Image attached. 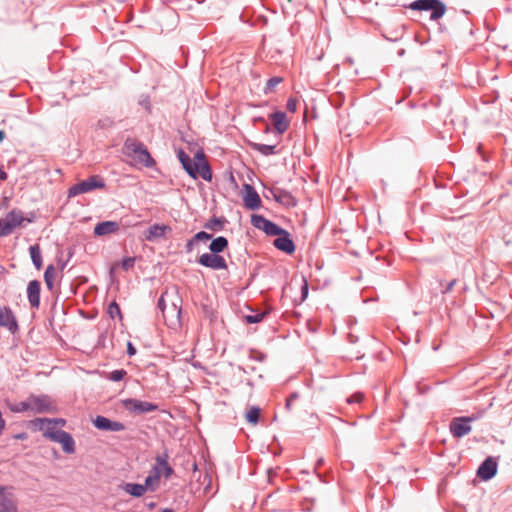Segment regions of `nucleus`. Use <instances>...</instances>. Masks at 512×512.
I'll return each mask as SVG.
<instances>
[{"label":"nucleus","mask_w":512,"mask_h":512,"mask_svg":"<svg viewBox=\"0 0 512 512\" xmlns=\"http://www.w3.org/2000/svg\"><path fill=\"white\" fill-rule=\"evenodd\" d=\"M123 153L131 158L135 165L151 168L156 164L145 145L134 138H127L125 140Z\"/></svg>","instance_id":"f257e3e1"},{"label":"nucleus","mask_w":512,"mask_h":512,"mask_svg":"<svg viewBox=\"0 0 512 512\" xmlns=\"http://www.w3.org/2000/svg\"><path fill=\"white\" fill-rule=\"evenodd\" d=\"M407 7L414 11H430L432 21L439 20L446 12V5L441 0H415Z\"/></svg>","instance_id":"f03ea898"},{"label":"nucleus","mask_w":512,"mask_h":512,"mask_svg":"<svg viewBox=\"0 0 512 512\" xmlns=\"http://www.w3.org/2000/svg\"><path fill=\"white\" fill-rule=\"evenodd\" d=\"M103 178L98 175H93L79 183L74 184L68 189V197L72 198L80 194L88 193L94 189H102L105 187Z\"/></svg>","instance_id":"7ed1b4c3"},{"label":"nucleus","mask_w":512,"mask_h":512,"mask_svg":"<svg viewBox=\"0 0 512 512\" xmlns=\"http://www.w3.org/2000/svg\"><path fill=\"white\" fill-rule=\"evenodd\" d=\"M43 436L50 439L53 442L62 445V449L67 454H73L75 452V441L70 433L64 430H55L53 428H47Z\"/></svg>","instance_id":"20e7f679"},{"label":"nucleus","mask_w":512,"mask_h":512,"mask_svg":"<svg viewBox=\"0 0 512 512\" xmlns=\"http://www.w3.org/2000/svg\"><path fill=\"white\" fill-rule=\"evenodd\" d=\"M25 220L21 210L12 209L9 211L4 218H0V238L10 235Z\"/></svg>","instance_id":"39448f33"},{"label":"nucleus","mask_w":512,"mask_h":512,"mask_svg":"<svg viewBox=\"0 0 512 512\" xmlns=\"http://www.w3.org/2000/svg\"><path fill=\"white\" fill-rule=\"evenodd\" d=\"M123 405L129 412L139 415L158 410V406L156 404L134 398L123 400Z\"/></svg>","instance_id":"423d86ee"},{"label":"nucleus","mask_w":512,"mask_h":512,"mask_svg":"<svg viewBox=\"0 0 512 512\" xmlns=\"http://www.w3.org/2000/svg\"><path fill=\"white\" fill-rule=\"evenodd\" d=\"M474 420L472 417H455L451 420L449 428L455 438H462L471 432L470 423Z\"/></svg>","instance_id":"0eeeda50"},{"label":"nucleus","mask_w":512,"mask_h":512,"mask_svg":"<svg viewBox=\"0 0 512 512\" xmlns=\"http://www.w3.org/2000/svg\"><path fill=\"white\" fill-rule=\"evenodd\" d=\"M198 263L213 270H225L228 268L225 258L215 253H204L199 257Z\"/></svg>","instance_id":"6e6552de"},{"label":"nucleus","mask_w":512,"mask_h":512,"mask_svg":"<svg viewBox=\"0 0 512 512\" xmlns=\"http://www.w3.org/2000/svg\"><path fill=\"white\" fill-rule=\"evenodd\" d=\"M31 411L34 413H46L52 412L54 410V405L47 395L34 396L31 395L29 397Z\"/></svg>","instance_id":"1a4fd4ad"},{"label":"nucleus","mask_w":512,"mask_h":512,"mask_svg":"<svg viewBox=\"0 0 512 512\" xmlns=\"http://www.w3.org/2000/svg\"><path fill=\"white\" fill-rule=\"evenodd\" d=\"M497 467V461L493 457H487L478 467L477 476L483 481H488L496 475Z\"/></svg>","instance_id":"9d476101"},{"label":"nucleus","mask_w":512,"mask_h":512,"mask_svg":"<svg viewBox=\"0 0 512 512\" xmlns=\"http://www.w3.org/2000/svg\"><path fill=\"white\" fill-rule=\"evenodd\" d=\"M93 425L101 431L119 432L125 429V425L122 422L113 421L100 415L93 419Z\"/></svg>","instance_id":"9b49d317"},{"label":"nucleus","mask_w":512,"mask_h":512,"mask_svg":"<svg viewBox=\"0 0 512 512\" xmlns=\"http://www.w3.org/2000/svg\"><path fill=\"white\" fill-rule=\"evenodd\" d=\"M0 327L7 328L11 333L18 330L17 320L12 310L7 306H0Z\"/></svg>","instance_id":"f8f14e48"},{"label":"nucleus","mask_w":512,"mask_h":512,"mask_svg":"<svg viewBox=\"0 0 512 512\" xmlns=\"http://www.w3.org/2000/svg\"><path fill=\"white\" fill-rule=\"evenodd\" d=\"M177 157L182 164V167L187 172V174L193 178L197 179L199 172V165L197 162L193 161L190 156L185 153L182 149H179L177 152Z\"/></svg>","instance_id":"ddd939ff"},{"label":"nucleus","mask_w":512,"mask_h":512,"mask_svg":"<svg viewBox=\"0 0 512 512\" xmlns=\"http://www.w3.org/2000/svg\"><path fill=\"white\" fill-rule=\"evenodd\" d=\"M0 512H17V504L13 493L7 487H0Z\"/></svg>","instance_id":"4468645a"},{"label":"nucleus","mask_w":512,"mask_h":512,"mask_svg":"<svg viewBox=\"0 0 512 512\" xmlns=\"http://www.w3.org/2000/svg\"><path fill=\"white\" fill-rule=\"evenodd\" d=\"M273 245L278 250L287 254H292L296 249L295 244L290 237V233L287 230H284V234L277 236L273 242Z\"/></svg>","instance_id":"2eb2a0df"},{"label":"nucleus","mask_w":512,"mask_h":512,"mask_svg":"<svg viewBox=\"0 0 512 512\" xmlns=\"http://www.w3.org/2000/svg\"><path fill=\"white\" fill-rule=\"evenodd\" d=\"M243 201L245 207L251 210L259 209V207L261 206L260 196L254 189V187L249 184L245 185V195Z\"/></svg>","instance_id":"dca6fc26"},{"label":"nucleus","mask_w":512,"mask_h":512,"mask_svg":"<svg viewBox=\"0 0 512 512\" xmlns=\"http://www.w3.org/2000/svg\"><path fill=\"white\" fill-rule=\"evenodd\" d=\"M41 283L38 280H32L27 286V298L32 308L38 309L40 305Z\"/></svg>","instance_id":"f3484780"},{"label":"nucleus","mask_w":512,"mask_h":512,"mask_svg":"<svg viewBox=\"0 0 512 512\" xmlns=\"http://www.w3.org/2000/svg\"><path fill=\"white\" fill-rule=\"evenodd\" d=\"M169 455L167 452H164L160 455H157L155 458V464L152 468H157V471L160 473V477L164 476L166 479L170 478L173 474V468L168 463Z\"/></svg>","instance_id":"a211bd4d"},{"label":"nucleus","mask_w":512,"mask_h":512,"mask_svg":"<svg viewBox=\"0 0 512 512\" xmlns=\"http://www.w3.org/2000/svg\"><path fill=\"white\" fill-rule=\"evenodd\" d=\"M181 306L172 303V305L169 307V309L165 312L163 315V319L165 323L169 327H177L181 324Z\"/></svg>","instance_id":"6ab92c4d"},{"label":"nucleus","mask_w":512,"mask_h":512,"mask_svg":"<svg viewBox=\"0 0 512 512\" xmlns=\"http://www.w3.org/2000/svg\"><path fill=\"white\" fill-rule=\"evenodd\" d=\"M120 230V224L117 221H103L94 227V234L98 237L117 233Z\"/></svg>","instance_id":"aec40b11"},{"label":"nucleus","mask_w":512,"mask_h":512,"mask_svg":"<svg viewBox=\"0 0 512 512\" xmlns=\"http://www.w3.org/2000/svg\"><path fill=\"white\" fill-rule=\"evenodd\" d=\"M274 129L278 134H283L289 127V122L285 112L276 111L270 115Z\"/></svg>","instance_id":"412c9836"},{"label":"nucleus","mask_w":512,"mask_h":512,"mask_svg":"<svg viewBox=\"0 0 512 512\" xmlns=\"http://www.w3.org/2000/svg\"><path fill=\"white\" fill-rule=\"evenodd\" d=\"M167 231H171V227L164 224H153L148 228L145 238L147 241H155L165 237Z\"/></svg>","instance_id":"4be33fe9"},{"label":"nucleus","mask_w":512,"mask_h":512,"mask_svg":"<svg viewBox=\"0 0 512 512\" xmlns=\"http://www.w3.org/2000/svg\"><path fill=\"white\" fill-rule=\"evenodd\" d=\"M195 158L197 160V163L199 165V172L198 176L200 175L202 179L205 181H211L212 179V171L208 164V162L205 160V156L203 152L199 151L196 153Z\"/></svg>","instance_id":"5701e85b"},{"label":"nucleus","mask_w":512,"mask_h":512,"mask_svg":"<svg viewBox=\"0 0 512 512\" xmlns=\"http://www.w3.org/2000/svg\"><path fill=\"white\" fill-rule=\"evenodd\" d=\"M160 478V473L157 471V468H152L149 475L145 478V483L142 484L145 486V491H155L159 485Z\"/></svg>","instance_id":"b1692460"},{"label":"nucleus","mask_w":512,"mask_h":512,"mask_svg":"<svg viewBox=\"0 0 512 512\" xmlns=\"http://www.w3.org/2000/svg\"><path fill=\"white\" fill-rule=\"evenodd\" d=\"M211 238L212 235L205 231H200L196 233L191 239L187 241L185 246L186 251L188 253L192 252L196 243H199V241H207L210 240Z\"/></svg>","instance_id":"393cba45"},{"label":"nucleus","mask_w":512,"mask_h":512,"mask_svg":"<svg viewBox=\"0 0 512 512\" xmlns=\"http://www.w3.org/2000/svg\"><path fill=\"white\" fill-rule=\"evenodd\" d=\"M228 247V240L224 236H218L214 238L210 245L209 250L211 253L219 254Z\"/></svg>","instance_id":"a878e982"},{"label":"nucleus","mask_w":512,"mask_h":512,"mask_svg":"<svg viewBox=\"0 0 512 512\" xmlns=\"http://www.w3.org/2000/svg\"><path fill=\"white\" fill-rule=\"evenodd\" d=\"M34 424L35 426L38 427V429L40 430H46L47 428H53L55 429L54 425L55 424H61V425H64L65 424V420L63 419H49V418H37L34 420Z\"/></svg>","instance_id":"bb28decb"},{"label":"nucleus","mask_w":512,"mask_h":512,"mask_svg":"<svg viewBox=\"0 0 512 512\" xmlns=\"http://www.w3.org/2000/svg\"><path fill=\"white\" fill-rule=\"evenodd\" d=\"M30 257L33 265L37 270H40L43 266L41 248L38 244H34L29 248Z\"/></svg>","instance_id":"cd10ccee"},{"label":"nucleus","mask_w":512,"mask_h":512,"mask_svg":"<svg viewBox=\"0 0 512 512\" xmlns=\"http://www.w3.org/2000/svg\"><path fill=\"white\" fill-rule=\"evenodd\" d=\"M122 489L133 497H141L145 494V486L138 483H125Z\"/></svg>","instance_id":"c85d7f7f"},{"label":"nucleus","mask_w":512,"mask_h":512,"mask_svg":"<svg viewBox=\"0 0 512 512\" xmlns=\"http://www.w3.org/2000/svg\"><path fill=\"white\" fill-rule=\"evenodd\" d=\"M271 220H268L266 219L264 216L262 215H258V214H254L251 216V223L252 225L259 229V230H262L265 232L267 226L269 225Z\"/></svg>","instance_id":"c756f323"},{"label":"nucleus","mask_w":512,"mask_h":512,"mask_svg":"<svg viewBox=\"0 0 512 512\" xmlns=\"http://www.w3.org/2000/svg\"><path fill=\"white\" fill-rule=\"evenodd\" d=\"M225 219L212 217L205 224L204 228L213 231H221L223 229Z\"/></svg>","instance_id":"7c9ffc66"},{"label":"nucleus","mask_w":512,"mask_h":512,"mask_svg":"<svg viewBox=\"0 0 512 512\" xmlns=\"http://www.w3.org/2000/svg\"><path fill=\"white\" fill-rule=\"evenodd\" d=\"M254 149L261 153L264 156L274 155L277 153V146L276 145H267V144H260L256 143L254 144Z\"/></svg>","instance_id":"2f4dec72"},{"label":"nucleus","mask_w":512,"mask_h":512,"mask_svg":"<svg viewBox=\"0 0 512 512\" xmlns=\"http://www.w3.org/2000/svg\"><path fill=\"white\" fill-rule=\"evenodd\" d=\"M274 199L279 203H289L290 200H292V196L289 192L281 189H277L275 191H272Z\"/></svg>","instance_id":"473e14b6"},{"label":"nucleus","mask_w":512,"mask_h":512,"mask_svg":"<svg viewBox=\"0 0 512 512\" xmlns=\"http://www.w3.org/2000/svg\"><path fill=\"white\" fill-rule=\"evenodd\" d=\"M54 275H55V268L52 264L48 265L46 267V270L44 272V281L46 283V286L48 289H52L53 288V279H54Z\"/></svg>","instance_id":"72a5a7b5"},{"label":"nucleus","mask_w":512,"mask_h":512,"mask_svg":"<svg viewBox=\"0 0 512 512\" xmlns=\"http://www.w3.org/2000/svg\"><path fill=\"white\" fill-rule=\"evenodd\" d=\"M9 408L12 412L16 413L31 411L30 400L28 398L26 401H21L19 403L10 405Z\"/></svg>","instance_id":"f704fd0d"},{"label":"nucleus","mask_w":512,"mask_h":512,"mask_svg":"<svg viewBox=\"0 0 512 512\" xmlns=\"http://www.w3.org/2000/svg\"><path fill=\"white\" fill-rule=\"evenodd\" d=\"M259 416H260V409L258 407H251L247 412H246V420L251 423V424H257L258 423V420H259Z\"/></svg>","instance_id":"c9c22d12"},{"label":"nucleus","mask_w":512,"mask_h":512,"mask_svg":"<svg viewBox=\"0 0 512 512\" xmlns=\"http://www.w3.org/2000/svg\"><path fill=\"white\" fill-rule=\"evenodd\" d=\"M283 228L278 226L276 223L270 221L269 225L267 226L265 233L269 236H279L281 234H284Z\"/></svg>","instance_id":"e433bc0d"},{"label":"nucleus","mask_w":512,"mask_h":512,"mask_svg":"<svg viewBox=\"0 0 512 512\" xmlns=\"http://www.w3.org/2000/svg\"><path fill=\"white\" fill-rule=\"evenodd\" d=\"M107 312L112 319L116 317H118L120 320L122 319L120 307L115 301L109 304Z\"/></svg>","instance_id":"4c0bfd02"},{"label":"nucleus","mask_w":512,"mask_h":512,"mask_svg":"<svg viewBox=\"0 0 512 512\" xmlns=\"http://www.w3.org/2000/svg\"><path fill=\"white\" fill-rule=\"evenodd\" d=\"M283 81L281 77L275 76L271 77L265 86V93L272 92L274 88Z\"/></svg>","instance_id":"58836bf2"},{"label":"nucleus","mask_w":512,"mask_h":512,"mask_svg":"<svg viewBox=\"0 0 512 512\" xmlns=\"http://www.w3.org/2000/svg\"><path fill=\"white\" fill-rule=\"evenodd\" d=\"M127 372L124 369L113 370L109 373L108 379L113 382L121 381Z\"/></svg>","instance_id":"ea45409f"},{"label":"nucleus","mask_w":512,"mask_h":512,"mask_svg":"<svg viewBox=\"0 0 512 512\" xmlns=\"http://www.w3.org/2000/svg\"><path fill=\"white\" fill-rule=\"evenodd\" d=\"M266 314H267V312L256 313L253 315H247V316H245V320L247 323H250V324L259 323L264 319Z\"/></svg>","instance_id":"a19ab883"},{"label":"nucleus","mask_w":512,"mask_h":512,"mask_svg":"<svg viewBox=\"0 0 512 512\" xmlns=\"http://www.w3.org/2000/svg\"><path fill=\"white\" fill-rule=\"evenodd\" d=\"M135 260V257H126L122 260L121 267L123 270L128 271L134 267Z\"/></svg>","instance_id":"79ce46f5"},{"label":"nucleus","mask_w":512,"mask_h":512,"mask_svg":"<svg viewBox=\"0 0 512 512\" xmlns=\"http://www.w3.org/2000/svg\"><path fill=\"white\" fill-rule=\"evenodd\" d=\"M364 398V395L360 392L352 394L349 398H347V402L352 403H360Z\"/></svg>","instance_id":"37998d69"},{"label":"nucleus","mask_w":512,"mask_h":512,"mask_svg":"<svg viewBox=\"0 0 512 512\" xmlns=\"http://www.w3.org/2000/svg\"><path fill=\"white\" fill-rule=\"evenodd\" d=\"M299 398L298 392H293L289 395V397L286 399V409L290 410L291 404Z\"/></svg>","instance_id":"c03bdc74"},{"label":"nucleus","mask_w":512,"mask_h":512,"mask_svg":"<svg viewBox=\"0 0 512 512\" xmlns=\"http://www.w3.org/2000/svg\"><path fill=\"white\" fill-rule=\"evenodd\" d=\"M286 108L290 112H295L297 110V100L293 98L288 99Z\"/></svg>","instance_id":"a18cd8bd"},{"label":"nucleus","mask_w":512,"mask_h":512,"mask_svg":"<svg viewBox=\"0 0 512 512\" xmlns=\"http://www.w3.org/2000/svg\"><path fill=\"white\" fill-rule=\"evenodd\" d=\"M164 295L165 294L161 295V297L159 298L158 303H157V308L161 311L162 316L166 312V303H165V300H164Z\"/></svg>","instance_id":"49530a36"},{"label":"nucleus","mask_w":512,"mask_h":512,"mask_svg":"<svg viewBox=\"0 0 512 512\" xmlns=\"http://www.w3.org/2000/svg\"><path fill=\"white\" fill-rule=\"evenodd\" d=\"M455 284H456V280H455V279L451 280L450 282H448V283H447V285H446V286H445V288L441 291V293H442V294H447V293H449V292L453 289V287L455 286Z\"/></svg>","instance_id":"de8ad7c7"},{"label":"nucleus","mask_w":512,"mask_h":512,"mask_svg":"<svg viewBox=\"0 0 512 512\" xmlns=\"http://www.w3.org/2000/svg\"><path fill=\"white\" fill-rule=\"evenodd\" d=\"M136 348L133 346L131 342L127 343V354L129 356H134L136 354Z\"/></svg>","instance_id":"09e8293b"},{"label":"nucleus","mask_w":512,"mask_h":512,"mask_svg":"<svg viewBox=\"0 0 512 512\" xmlns=\"http://www.w3.org/2000/svg\"><path fill=\"white\" fill-rule=\"evenodd\" d=\"M403 35V32H396V35H392L391 38H388L391 41H397L399 40Z\"/></svg>","instance_id":"8fccbe9b"},{"label":"nucleus","mask_w":512,"mask_h":512,"mask_svg":"<svg viewBox=\"0 0 512 512\" xmlns=\"http://www.w3.org/2000/svg\"><path fill=\"white\" fill-rule=\"evenodd\" d=\"M403 35V32H396V35H392L391 38H388L391 41H397L399 40Z\"/></svg>","instance_id":"3c124183"},{"label":"nucleus","mask_w":512,"mask_h":512,"mask_svg":"<svg viewBox=\"0 0 512 512\" xmlns=\"http://www.w3.org/2000/svg\"><path fill=\"white\" fill-rule=\"evenodd\" d=\"M7 177H8L7 173L3 170L2 167H0V180L5 181L7 179Z\"/></svg>","instance_id":"603ef678"},{"label":"nucleus","mask_w":512,"mask_h":512,"mask_svg":"<svg viewBox=\"0 0 512 512\" xmlns=\"http://www.w3.org/2000/svg\"><path fill=\"white\" fill-rule=\"evenodd\" d=\"M302 294L304 297H306L308 294V284L306 281L304 282V285L302 286Z\"/></svg>","instance_id":"864d4df0"},{"label":"nucleus","mask_w":512,"mask_h":512,"mask_svg":"<svg viewBox=\"0 0 512 512\" xmlns=\"http://www.w3.org/2000/svg\"><path fill=\"white\" fill-rule=\"evenodd\" d=\"M5 138V133L3 130H0V142L3 141Z\"/></svg>","instance_id":"5fc2aeb1"},{"label":"nucleus","mask_w":512,"mask_h":512,"mask_svg":"<svg viewBox=\"0 0 512 512\" xmlns=\"http://www.w3.org/2000/svg\"><path fill=\"white\" fill-rule=\"evenodd\" d=\"M155 505H156V504H155L154 502H150V503H148V504H147V507H148L149 509H153V508L155 507Z\"/></svg>","instance_id":"6e6d98bb"},{"label":"nucleus","mask_w":512,"mask_h":512,"mask_svg":"<svg viewBox=\"0 0 512 512\" xmlns=\"http://www.w3.org/2000/svg\"><path fill=\"white\" fill-rule=\"evenodd\" d=\"M161 512H174V510L170 508H165Z\"/></svg>","instance_id":"4d7b16f0"},{"label":"nucleus","mask_w":512,"mask_h":512,"mask_svg":"<svg viewBox=\"0 0 512 512\" xmlns=\"http://www.w3.org/2000/svg\"><path fill=\"white\" fill-rule=\"evenodd\" d=\"M404 53H405L404 49H401V50L398 52V54H399L400 56H402Z\"/></svg>","instance_id":"13d9d810"},{"label":"nucleus","mask_w":512,"mask_h":512,"mask_svg":"<svg viewBox=\"0 0 512 512\" xmlns=\"http://www.w3.org/2000/svg\"><path fill=\"white\" fill-rule=\"evenodd\" d=\"M65 265H66L65 263H62V264H61V269H64V268H65Z\"/></svg>","instance_id":"bf43d9fd"}]
</instances>
